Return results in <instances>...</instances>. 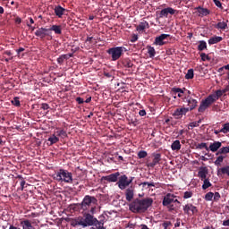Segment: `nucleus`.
<instances>
[{
    "label": "nucleus",
    "mask_w": 229,
    "mask_h": 229,
    "mask_svg": "<svg viewBox=\"0 0 229 229\" xmlns=\"http://www.w3.org/2000/svg\"><path fill=\"white\" fill-rule=\"evenodd\" d=\"M153 205V199L146 198L143 199H136L129 206L130 211L133 214H144Z\"/></svg>",
    "instance_id": "nucleus-1"
},
{
    "label": "nucleus",
    "mask_w": 229,
    "mask_h": 229,
    "mask_svg": "<svg viewBox=\"0 0 229 229\" xmlns=\"http://www.w3.org/2000/svg\"><path fill=\"white\" fill-rule=\"evenodd\" d=\"M96 205H98V199L90 195H86L81 203L79 204V207H81V210L83 212L94 214V212H96Z\"/></svg>",
    "instance_id": "nucleus-2"
},
{
    "label": "nucleus",
    "mask_w": 229,
    "mask_h": 229,
    "mask_svg": "<svg viewBox=\"0 0 229 229\" xmlns=\"http://www.w3.org/2000/svg\"><path fill=\"white\" fill-rule=\"evenodd\" d=\"M53 178L56 182H64V183H72V173L65 169H59V171L53 175Z\"/></svg>",
    "instance_id": "nucleus-3"
},
{
    "label": "nucleus",
    "mask_w": 229,
    "mask_h": 229,
    "mask_svg": "<svg viewBox=\"0 0 229 229\" xmlns=\"http://www.w3.org/2000/svg\"><path fill=\"white\" fill-rule=\"evenodd\" d=\"M106 53L111 55L112 62H117L124 55V47H111Z\"/></svg>",
    "instance_id": "nucleus-4"
},
{
    "label": "nucleus",
    "mask_w": 229,
    "mask_h": 229,
    "mask_svg": "<svg viewBox=\"0 0 229 229\" xmlns=\"http://www.w3.org/2000/svg\"><path fill=\"white\" fill-rule=\"evenodd\" d=\"M83 217L84 218L79 222V225L83 226V228L87 226H94L98 221V218L94 217L90 213H84Z\"/></svg>",
    "instance_id": "nucleus-5"
},
{
    "label": "nucleus",
    "mask_w": 229,
    "mask_h": 229,
    "mask_svg": "<svg viewBox=\"0 0 229 229\" xmlns=\"http://www.w3.org/2000/svg\"><path fill=\"white\" fill-rule=\"evenodd\" d=\"M117 185L121 191H124L126 187H130V181L128 180V176L126 174L121 175L117 182Z\"/></svg>",
    "instance_id": "nucleus-6"
},
{
    "label": "nucleus",
    "mask_w": 229,
    "mask_h": 229,
    "mask_svg": "<svg viewBox=\"0 0 229 229\" xmlns=\"http://www.w3.org/2000/svg\"><path fill=\"white\" fill-rule=\"evenodd\" d=\"M183 212L187 216H196V214H198V208L189 203L183 206Z\"/></svg>",
    "instance_id": "nucleus-7"
},
{
    "label": "nucleus",
    "mask_w": 229,
    "mask_h": 229,
    "mask_svg": "<svg viewBox=\"0 0 229 229\" xmlns=\"http://www.w3.org/2000/svg\"><path fill=\"white\" fill-rule=\"evenodd\" d=\"M35 36L39 38H46V37H49V30L41 27L35 31Z\"/></svg>",
    "instance_id": "nucleus-8"
},
{
    "label": "nucleus",
    "mask_w": 229,
    "mask_h": 229,
    "mask_svg": "<svg viewBox=\"0 0 229 229\" xmlns=\"http://www.w3.org/2000/svg\"><path fill=\"white\" fill-rule=\"evenodd\" d=\"M185 88L180 89V88H173V98L174 99H176V98H181L183 99V97L185 96Z\"/></svg>",
    "instance_id": "nucleus-9"
},
{
    "label": "nucleus",
    "mask_w": 229,
    "mask_h": 229,
    "mask_svg": "<svg viewBox=\"0 0 229 229\" xmlns=\"http://www.w3.org/2000/svg\"><path fill=\"white\" fill-rule=\"evenodd\" d=\"M195 10L199 17H207L208 15H210V10L208 8L198 6L195 8Z\"/></svg>",
    "instance_id": "nucleus-10"
},
{
    "label": "nucleus",
    "mask_w": 229,
    "mask_h": 229,
    "mask_svg": "<svg viewBox=\"0 0 229 229\" xmlns=\"http://www.w3.org/2000/svg\"><path fill=\"white\" fill-rule=\"evenodd\" d=\"M169 37V34H161L159 37L156 38L154 44H156V46H164V44H167V41L164 40Z\"/></svg>",
    "instance_id": "nucleus-11"
},
{
    "label": "nucleus",
    "mask_w": 229,
    "mask_h": 229,
    "mask_svg": "<svg viewBox=\"0 0 229 229\" xmlns=\"http://www.w3.org/2000/svg\"><path fill=\"white\" fill-rule=\"evenodd\" d=\"M119 176H121V174L119 172H116L107 176H104L103 180H106V182H115L119 179Z\"/></svg>",
    "instance_id": "nucleus-12"
},
{
    "label": "nucleus",
    "mask_w": 229,
    "mask_h": 229,
    "mask_svg": "<svg viewBox=\"0 0 229 229\" xmlns=\"http://www.w3.org/2000/svg\"><path fill=\"white\" fill-rule=\"evenodd\" d=\"M152 157L153 160L148 165V167H155V165H157V164H158V162L162 160V155H160L159 153H154L152 154Z\"/></svg>",
    "instance_id": "nucleus-13"
},
{
    "label": "nucleus",
    "mask_w": 229,
    "mask_h": 229,
    "mask_svg": "<svg viewBox=\"0 0 229 229\" xmlns=\"http://www.w3.org/2000/svg\"><path fill=\"white\" fill-rule=\"evenodd\" d=\"M173 203V194L167 193L163 199V206L164 207H171Z\"/></svg>",
    "instance_id": "nucleus-14"
},
{
    "label": "nucleus",
    "mask_w": 229,
    "mask_h": 229,
    "mask_svg": "<svg viewBox=\"0 0 229 229\" xmlns=\"http://www.w3.org/2000/svg\"><path fill=\"white\" fill-rule=\"evenodd\" d=\"M223 146V143L220 141H215L209 145L208 149L212 151V153H216V151H219L221 149V147Z\"/></svg>",
    "instance_id": "nucleus-15"
},
{
    "label": "nucleus",
    "mask_w": 229,
    "mask_h": 229,
    "mask_svg": "<svg viewBox=\"0 0 229 229\" xmlns=\"http://www.w3.org/2000/svg\"><path fill=\"white\" fill-rule=\"evenodd\" d=\"M207 174H208V169L207 167H200L198 176L200 178L201 182L207 180Z\"/></svg>",
    "instance_id": "nucleus-16"
},
{
    "label": "nucleus",
    "mask_w": 229,
    "mask_h": 229,
    "mask_svg": "<svg viewBox=\"0 0 229 229\" xmlns=\"http://www.w3.org/2000/svg\"><path fill=\"white\" fill-rule=\"evenodd\" d=\"M54 12L59 19H62L64 13H65V8L62 7L61 5H56L54 9Z\"/></svg>",
    "instance_id": "nucleus-17"
},
{
    "label": "nucleus",
    "mask_w": 229,
    "mask_h": 229,
    "mask_svg": "<svg viewBox=\"0 0 229 229\" xmlns=\"http://www.w3.org/2000/svg\"><path fill=\"white\" fill-rule=\"evenodd\" d=\"M213 103H216V100L213 98L212 95H208L204 100L201 101V104L208 108Z\"/></svg>",
    "instance_id": "nucleus-18"
},
{
    "label": "nucleus",
    "mask_w": 229,
    "mask_h": 229,
    "mask_svg": "<svg viewBox=\"0 0 229 229\" xmlns=\"http://www.w3.org/2000/svg\"><path fill=\"white\" fill-rule=\"evenodd\" d=\"M149 28V23L146 21H140V24L136 27L137 31L139 33L144 31V30Z\"/></svg>",
    "instance_id": "nucleus-19"
},
{
    "label": "nucleus",
    "mask_w": 229,
    "mask_h": 229,
    "mask_svg": "<svg viewBox=\"0 0 229 229\" xmlns=\"http://www.w3.org/2000/svg\"><path fill=\"white\" fill-rule=\"evenodd\" d=\"M121 64L126 69H131V67H133V63H131V60L128 57L122 59Z\"/></svg>",
    "instance_id": "nucleus-20"
},
{
    "label": "nucleus",
    "mask_w": 229,
    "mask_h": 229,
    "mask_svg": "<svg viewBox=\"0 0 229 229\" xmlns=\"http://www.w3.org/2000/svg\"><path fill=\"white\" fill-rule=\"evenodd\" d=\"M188 106H190V107H187V108H189V111L194 110V108H196L198 106V100H196L192 98H190L188 99Z\"/></svg>",
    "instance_id": "nucleus-21"
},
{
    "label": "nucleus",
    "mask_w": 229,
    "mask_h": 229,
    "mask_svg": "<svg viewBox=\"0 0 229 229\" xmlns=\"http://www.w3.org/2000/svg\"><path fill=\"white\" fill-rule=\"evenodd\" d=\"M223 40V37L221 36H214L208 39L209 46H214V44H219Z\"/></svg>",
    "instance_id": "nucleus-22"
},
{
    "label": "nucleus",
    "mask_w": 229,
    "mask_h": 229,
    "mask_svg": "<svg viewBox=\"0 0 229 229\" xmlns=\"http://www.w3.org/2000/svg\"><path fill=\"white\" fill-rule=\"evenodd\" d=\"M173 15V8L171 7H167L165 8L163 10H161L160 13H159V17H168V15Z\"/></svg>",
    "instance_id": "nucleus-23"
},
{
    "label": "nucleus",
    "mask_w": 229,
    "mask_h": 229,
    "mask_svg": "<svg viewBox=\"0 0 229 229\" xmlns=\"http://www.w3.org/2000/svg\"><path fill=\"white\" fill-rule=\"evenodd\" d=\"M187 112H189V108H185V107L177 108L174 111V115H175L176 117H180V115H183L184 114H187Z\"/></svg>",
    "instance_id": "nucleus-24"
},
{
    "label": "nucleus",
    "mask_w": 229,
    "mask_h": 229,
    "mask_svg": "<svg viewBox=\"0 0 229 229\" xmlns=\"http://www.w3.org/2000/svg\"><path fill=\"white\" fill-rule=\"evenodd\" d=\"M133 196H134L133 189L128 188V189L125 191V198H126V200H127V201H131V200L133 199Z\"/></svg>",
    "instance_id": "nucleus-25"
},
{
    "label": "nucleus",
    "mask_w": 229,
    "mask_h": 229,
    "mask_svg": "<svg viewBox=\"0 0 229 229\" xmlns=\"http://www.w3.org/2000/svg\"><path fill=\"white\" fill-rule=\"evenodd\" d=\"M49 31H54L55 35H62V26L60 25H52Z\"/></svg>",
    "instance_id": "nucleus-26"
},
{
    "label": "nucleus",
    "mask_w": 229,
    "mask_h": 229,
    "mask_svg": "<svg viewBox=\"0 0 229 229\" xmlns=\"http://www.w3.org/2000/svg\"><path fill=\"white\" fill-rule=\"evenodd\" d=\"M225 158H226V156H224L223 154H219V156L216 157V161L214 162L215 165L217 167L221 166V164H223Z\"/></svg>",
    "instance_id": "nucleus-27"
},
{
    "label": "nucleus",
    "mask_w": 229,
    "mask_h": 229,
    "mask_svg": "<svg viewBox=\"0 0 229 229\" xmlns=\"http://www.w3.org/2000/svg\"><path fill=\"white\" fill-rule=\"evenodd\" d=\"M21 225L23 229H35V227L31 225V222H30V220L21 221Z\"/></svg>",
    "instance_id": "nucleus-28"
},
{
    "label": "nucleus",
    "mask_w": 229,
    "mask_h": 229,
    "mask_svg": "<svg viewBox=\"0 0 229 229\" xmlns=\"http://www.w3.org/2000/svg\"><path fill=\"white\" fill-rule=\"evenodd\" d=\"M220 174H226L229 176V165H225L220 169L217 170V175L219 176Z\"/></svg>",
    "instance_id": "nucleus-29"
},
{
    "label": "nucleus",
    "mask_w": 229,
    "mask_h": 229,
    "mask_svg": "<svg viewBox=\"0 0 229 229\" xmlns=\"http://www.w3.org/2000/svg\"><path fill=\"white\" fill-rule=\"evenodd\" d=\"M47 141L50 142L49 146H53V144H56L57 142H59L60 139L54 134L47 139Z\"/></svg>",
    "instance_id": "nucleus-30"
},
{
    "label": "nucleus",
    "mask_w": 229,
    "mask_h": 229,
    "mask_svg": "<svg viewBox=\"0 0 229 229\" xmlns=\"http://www.w3.org/2000/svg\"><path fill=\"white\" fill-rule=\"evenodd\" d=\"M229 153V146L227 147H222L216 153V156L218 157V155H226Z\"/></svg>",
    "instance_id": "nucleus-31"
},
{
    "label": "nucleus",
    "mask_w": 229,
    "mask_h": 229,
    "mask_svg": "<svg viewBox=\"0 0 229 229\" xmlns=\"http://www.w3.org/2000/svg\"><path fill=\"white\" fill-rule=\"evenodd\" d=\"M216 30H226L228 28V23L226 21H219L216 25H215Z\"/></svg>",
    "instance_id": "nucleus-32"
},
{
    "label": "nucleus",
    "mask_w": 229,
    "mask_h": 229,
    "mask_svg": "<svg viewBox=\"0 0 229 229\" xmlns=\"http://www.w3.org/2000/svg\"><path fill=\"white\" fill-rule=\"evenodd\" d=\"M65 60H69V55H61L57 58V64H59V65H62L64 64V62H65Z\"/></svg>",
    "instance_id": "nucleus-33"
},
{
    "label": "nucleus",
    "mask_w": 229,
    "mask_h": 229,
    "mask_svg": "<svg viewBox=\"0 0 229 229\" xmlns=\"http://www.w3.org/2000/svg\"><path fill=\"white\" fill-rule=\"evenodd\" d=\"M207 49V42L205 40L199 41L198 51H205Z\"/></svg>",
    "instance_id": "nucleus-34"
},
{
    "label": "nucleus",
    "mask_w": 229,
    "mask_h": 229,
    "mask_svg": "<svg viewBox=\"0 0 229 229\" xmlns=\"http://www.w3.org/2000/svg\"><path fill=\"white\" fill-rule=\"evenodd\" d=\"M210 96L213 97L215 101H217V99H219V98L223 96V91L221 89H218L214 94H211Z\"/></svg>",
    "instance_id": "nucleus-35"
},
{
    "label": "nucleus",
    "mask_w": 229,
    "mask_h": 229,
    "mask_svg": "<svg viewBox=\"0 0 229 229\" xmlns=\"http://www.w3.org/2000/svg\"><path fill=\"white\" fill-rule=\"evenodd\" d=\"M93 226H95V229H106V227L105 226V223L99 220H98V222L95 223Z\"/></svg>",
    "instance_id": "nucleus-36"
},
{
    "label": "nucleus",
    "mask_w": 229,
    "mask_h": 229,
    "mask_svg": "<svg viewBox=\"0 0 229 229\" xmlns=\"http://www.w3.org/2000/svg\"><path fill=\"white\" fill-rule=\"evenodd\" d=\"M202 182H204V183L202 185L203 191H207V189H208V187H212V183L210 182V181L208 179H204Z\"/></svg>",
    "instance_id": "nucleus-37"
},
{
    "label": "nucleus",
    "mask_w": 229,
    "mask_h": 229,
    "mask_svg": "<svg viewBox=\"0 0 229 229\" xmlns=\"http://www.w3.org/2000/svg\"><path fill=\"white\" fill-rule=\"evenodd\" d=\"M182 149V144H180V140H175L173 142V150L175 151V150H180Z\"/></svg>",
    "instance_id": "nucleus-38"
},
{
    "label": "nucleus",
    "mask_w": 229,
    "mask_h": 229,
    "mask_svg": "<svg viewBox=\"0 0 229 229\" xmlns=\"http://www.w3.org/2000/svg\"><path fill=\"white\" fill-rule=\"evenodd\" d=\"M148 54L149 55L150 58H154L155 55H157V52L155 51V47H148Z\"/></svg>",
    "instance_id": "nucleus-39"
},
{
    "label": "nucleus",
    "mask_w": 229,
    "mask_h": 229,
    "mask_svg": "<svg viewBox=\"0 0 229 229\" xmlns=\"http://www.w3.org/2000/svg\"><path fill=\"white\" fill-rule=\"evenodd\" d=\"M194 78V70L193 69H189L186 75L185 79L186 80H192Z\"/></svg>",
    "instance_id": "nucleus-40"
},
{
    "label": "nucleus",
    "mask_w": 229,
    "mask_h": 229,
    "mask_svg": "<svg viewBox=\"0 0 229 229\" xmlns=\"http://www.w3.org/2000/svg\"><path fill=\"white\" fill-rule=\"evenodd\" d=\"M156 183L155 182H141V186L143 189H149V187H155Z\"/></svg>",
    "instance_id": "nucleus-41"
},
{
    "label": "nucleus",
    "mask_w": 229,
    "mask_h": 229,
    "mask_svg": "<svg viewBox=\"0 0 229 229\" xmlns=\"http://www.w3.org/2000/svg\"><path fill=\"white\" fill-rule=\"evenodd\" d=\"M204 199L206 201H212V199H214V192H212V191L208 192L205 195Z\"/></svg>",
    "instance_id": "nucleus-42"
},
{
    "label": "nucleus",
    "mask_w": 229,
    "mask_h": 229,
    "mask_svg": "<svg viewBox=\"0 0 229 229\" xmlns=\"http://www.w3.org/2000/svg\"><path fill=\"white\" fill-rule=\"evenodd\" d=\"M12 105L14 106H21V100L19 97H14L13 99L11 101Z\"/></svg>",
    "instance_id": "nucleus-43"
},
{
    "label": "nucleus",
    "mask_w": 229,
    "mask_h": 229,
    "mask_svg": "<svg viewBox=\"0 0 229 229\" xmlns=\"http://www.w3.org/2000/svg\"><path fill=\"white\" fill-rule=\"evenodd\" d=\"M55 133L57 137H62L63 139H65V137H67V132L64 130L57 131Z\"/></svg>",
    "instance_id": "nucleus-44"
},
{
    "label": "nucleus",
    "mask_w": 229,
    "mask_h": 229,
    "mask_svg": "<svg viewBox=\"0 0 229 229\" xmlns=\"http://www.w3.org/2000/svg\"><path fill=\"white\" fill-rule=\"evenodd\" d=\"M220 131H222V133H229V123H225Z\"/></svg>",
    "instance_id": "nucleus-45"
},
{
    "label": "nucleus",
    "mask_w": 229,
    "mask_h": 229,
    "mask_svg": "<svg viewBox=\"0 0 229 229\" xmlns=\"http://www.w3.org/2000/svg\"><path fill=\"white\" fill-rule=\"evenodd\" d=\"M148 157V152L146 150H140L138 153V157L139 158H146Z\"/></svg>",
    "instance_id": "nucleus-46"
},
{
    "label": "nucleus",
    "mask_w": 229,
    "mask_h": 229,
    "mask_svg": "<svg viewBox=\"0 0 229 229\" xmlns=\"http://www.w3.org/2000/svg\"><path fill=\"white\" fill-rule=\"evenodd\" d=\"M207 108H208V107L207 106H205L204 104H202V102H200L198 112H199L200 114H203V112H205V110H207Z\"/></svg>",
    "instance_id": "nucleus-47"
},
{
    "label": "nucleus",
    "mask_w": 229,
    "mask_h": 229,
    "mask_svg": "<svg viewBox=\"0 0 229 229\" xmlns=\"http://www.w3.org/2000/svg\"><path fill=\"white\" fill-rule=\"evenodd\" d=\"M203 148L208 151V147L207 146V143H199L197 145V149H203Z\"/></svg>",
    "instance_id": "nucleus-48"
},
{
    "label": "nucleus",
    "mask_w": 229,
    "mask_h": 229,
    "mask_svg": "<svg viewBox=\"0 0 229 229\" xmlns=\"http://www.w3.org/2000/svg\"><path fill=\"white\" fill-rule=\"evenodd\" d=\"M200 58L202 62H207V60H210V57L205 53L200 54Z\"/></svg>",
    "instance_id": "nucleus-49"
},
{
    "label": "nucleus",
    "mask_w": 229,
    "mask_h": 229,
    "mask_svg": "<svg viewBox=\"0 0 229 229\" xmlns=\"http://www.w3.org/2000/svg\"><path fill=\"white\" fill-rule=\"evenodd\" d=\"M214 4L217 6V8H220V10H223V4L219 0H213Z\"/></svg>",
    "instance_id": "nucleus-50"
},
{
    "label": "nucleus",
    "mask_w": 229,
    "mask_h": 229,
    "mask_svg": "<svg viewBox=\"0 0 229 229\" xmlns=\"http://www.w3.org/2000/svg\"><path fill=\"white\" fill-rule=\"evenodd\" d=\"M214 201H219L221 199V194L219 192H215L213 195Z\"/></svg>",
    "instance_id": "nucleus-51"
},
{
    "label": "nucleus",
    "mask_w": 229,
    "mask_h": 229,
    "mask_svg": "<svg viewBox=\"0 0 229 229\" xmlns=\"http://www.w3.org/2000/svg\"><path fill=\"white\" fill-rule=\"evenodd\" d=\"M193 195L192 191H185L183 195L184 199H189Z\"/></svg>",
    "instance_id": "nucleus-52"
},
{
    "label": "nucleus",
    "mask_w": 229,
    "mask_h": 229,
    "mask_svg": "<svg viewBox=\"0 0 229 229\" xmlns=\"http://www.w3.org/2000/svg\"><path fill=\"white\" fill-rule=\"evenodd\" d=\"M75 101H77L79 105H83V103H85V100L81 97L76 98Z\"/></svg>",
    "instance_id": "nucleus-53"
},
{
    "label": "nucleus",
    "mask_w": 229,
    "mask_h": 229,
    "mask_svg": "<svg viewBox=\"0 0 229 229\" xmlns=\"http://www.w3.org/2000/svg\"><path fill=\"white\" fill-rule=\"evenodd\" d=\"M49 104H47V103H43L41 104V109L42 110H49Z\"/></svg>",
    "instance_id": "nucleus-54"
},
{
    "label": "nucleus",
    "mask_w": 229,
    "mask_h": 229,
    "mask_svg": "<svg viewBox=\"0 0 229 229\" xmlns=\"http://www.w3.org/2000/svg\"><path fill=\"white\" fill-rule=\"evenodd\" d=\"M139 40V36L137 34H133L131 38V42H137Z\"/></svg>",
    "instance_id": "nucleus-55"
},
{
    "label": "nucleus",
    "mask_w": 229,
    "mask_h": 229,
    "mask_svg": "<svg viewBox=\"0 0 229 229\" xmlns=\"http://www.w3.org/2000/svg\"><path fill=\"white\" fill-rule=\"evenodd\" d=\"M26 49L24 47H20L19 49L16 50V53L18 55V58H21V53L25 51Z\"/></svg>",
    "instance_id": "nucleus-56"
},
{
    "label": "nucleus",
    "mask_w": 229,
    "mask_h": 229,
    "mask_svg": "<svg viewBox=\"0 0 229 229\" xmlns=\"http://www.w3.org/2000/svg\"><path fill=\"white\" fill-rule=\"evenodd\" d=\"M198 126H199V124H198L197 122H192L190 123L191 128H198Z\"/></svg>",
    "instance_id": "nucleus-57"
},
{
    "label": "nucleus",
    "mask_w": 229,
    "mask_h": 229,
    "mask_svg": "<svg viewBox=\"0 0 229 229\" xmlns=\"http://www.w3.org/2000/svg\"><path fill=\"white\" fill-rule=\"evenodd\" d=\"M14 22L16 24H21V22H22V19H21V17H19V16H16Z\"/></svg>",
    "instance_id": "nucleus-58"
},
{
    "label": "nucleus",
    "mask_w": 229,
    "mask_h": 229,
    "mask_svg": "<svg viewBox=\"0 0 229 229\" xmlns=\"http://www.w3.org/2000/svg\"><path fill=\"white\" fill-rule=\"evenodd\" d=\"M21 191H24V186L26 185V181L23 179L22 181H21Z\"/></svg>",
    "instance_id": "nucleus-59"
},
{
    "label": "nucleus",
    "mask_w": 229,
    "mask_h": 229,
    "mask_svg": "<svg viewBox=\"0 0 229 229\" xmlns=\"http://www.w3.org/2000/svg\"><path fill=\"white\" fill-rule=\"evenodd\" d=\"M139 115H140V117H144V115H146V110H144V109L140 110Z\"/></svg>",
    "instance_id": "nucleus-60"
},
{
    "label": "nucleus",
    "mask_w": 229,
    "mask_h": 229,
    "mask_svg": "<svg viewBox=\"0 0 229 229\" xmlns=\"http://www.w3.org/2000/svg\"><path fill=\"white\" fill-rule=\"evenodd\" d=\"M93 39H94V37H88L86 39V42H89V44H92Z\"/></svg>",
    "instance_id": "nucleus-61"
},
{
    "label": "nucleus",
    "mask_w": 229,
    "mask_h": 229,
    "mask_svg": "<svg viewBox=\"0 0 229 229\" xmlns=\"http://www.w3.org/2000/svg\"><path fill=\"white\" fill-rule=\"evenodd\" d=\"M170 225H171V222L166 221V222H164L163 226H165V228H167V226H169Z\"/></svg>",
    "instance_id": "nucleus-62"
},
{
    "label": "nucleus",
    "mask_w": 229,
    "mask_h": 229,
    "mask_svg": "<svg viewBox=\"0 0 229 229\" xmlns=\"http://www.w3.org/2000/svg\"><path fill=\"white\" fill-rule=\"evenodd\" d=\"M104 76H106V78H112V73H110V72H104Z\"/></svg>",
    "instance_id": "nucleus-63"
},
{
    "label": "nucleus",
    "mask_w": 229,
    "mask_h": 229,
    "mask_svg": "<svg viewBox=\"0 0 229 229\" xmlns=\"http://www.w3.org/2000/svg\"><path fill=\"white\" fill-rule=\"evenodd\" d=\"M221 90H222V94H226V92H229L228 86L225 89H221Z\"/></svg>",
    "instance_id": "nucleus-64"
}]
</instances>
